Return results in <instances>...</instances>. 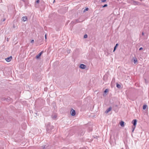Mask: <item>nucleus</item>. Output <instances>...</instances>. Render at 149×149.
I'll use <instances>...</instances> for the list:
<instances>
[{
	"label": "nucleus",
	"instance_id": "obj_6",
	"mask_svg": "<svg viewBox=\"0 0 149 149\" xmlns=\"http://www.w3.org/2000/svg\"><path fill=\"white\" fill-rule=\"evenodd\" d=\"M12 58V56H10L6 58L5 60L7 62H9L11 60Z\"/></svg>",
	"mask_w": 149,
	"mask_h": 149
},
{
	"label": "nucleus",
	"instance_id": "obj_3",
	"mask_svg": "<svg viewBox=\"0 0 149 149\" xmlns=\"http://www.w3.org/2000/svg\"><path fill=\"white\" fill-rule=\"evenodd\" d=\"M51 146L49 145H46L40 147V149H50Z\"/></svg>",
	"mask_w": 149,
	"mask_h": 149
},
{
	"label": "nucleus",
	"instance_id": "obj_23",
	"mask_svg": "<svg viewBox=\"0 0 149 149\" xmlns=\"http://www.w3.org/2000/svg\"><path fill=\"white\" fill-rule=\"evenodd\" d=\"M107 6V4H104V5L103 6H102V7L103 8H104V7H106Z\"/></svg>",
	"mask_w": 149,
	"mask_h": 149
},
{
	"label": "nucleus",
	"instance_id": "obj_27",
	"mask_svg": "<svg viewBox=\"0 0 149 149\" xmlns=\"http://www.w3.org/2000/svg\"><path fill=\"white\" fill-rule=\"evenodd\" d=\"M143 49V48L142 47H141L139 48V50H142Z\"/></svg>",
	"mask_w": 149,
	"mask_h": 149
},
{
	"label": "nucleus",
	"instance_id": "obj_5",
	"mask_svg": "<svg viewBox=\"0 0 149 149\" xmlns=\"http://www.w3.org/2000/svg\"><path fill=\"white\" fill-rule=\"evenodd\" d=\"M40 2L39 0H36L35 3V6L36 8H37L38 7V4Z\"/></svg>",
	"mask_w": 149,
	"mask_h": 149
},
{
	"label": "nucleus",
	"instance_id": "obj_29",
	"mask_svg": "<svg viewBox=\"0 0 149 149\" xmlns=\"http://www.w3.org/2000/svg\"><path fill=\"white\" fill-rule=\"evenodd\" d=\"M45 39H47V35L46 34H45Z\"/></svg>",
	"mask_w": 149,
	"mask_h": 149
},
{
	"label": "nucleus",
	"instance_id": "obj_14",
	"mask_svg": "<svg viewBox=\"0 0 149 149\" xmlns=\"http://www.w3.org/2000/svg\"><path fill=\"white\" fill-rule=\"evenodd\" d=\"M6 100L8 102H9L12 100V99L10 97H9L7 98H6Z\"/></svg>",
	"mask_w": 149,
	"mask_h": 149
},
{
	"label": "nucleus",
	"instance_id": "obj_34",
	"mask_svg": "<svg viewBox=\"0 0 149 149\" xmlns=\"http://www.w3.org/2000/svg\"><path fill=\"white\" fill-rule=\"evenodd\" d=\"M146 36H147V37H148V35H147ZM146 39H147V38H146Z\"/></svg>",
	"mask_w": 149,
	"mask_h": 149
},
{
	"label": "nucleus",
	"instance_id": "obj_4",
	"mask_svg": "<svg viewBox=\"0 0 149 149\" xmlns=\"http://www.w3.org/2000/svg\"><path fill=\"white\" fill-rule=\"evenodd\" d=\"M43 51H42L41 52L39 53L36 56V58L37 59H39L40 58L41 56L42 55V54L43 53Z\"/></svg>",
	"mask_w": 149,
	"mask_h": 149
},
{
	"label": "nucleus",
	"instance_id": "obj_12",
	"mask_svg": "<svg viewBox=\"0 0 149 149\" xmlns=\"http://www.w3.org/2000/svg\"><path fill=\"white\" fill-rule=\"evenodd\" d=\"M124 123H125L123 121H121L120 123V125L122 127H123L124 126V125H125Z\"/></svg>",
	"mask_w": 149,
	"mask_h": 149
},
{
	"label": "nucleus",
	"instance_id": "obj_11",
	"mask_svg": "<svg viewBox=\"0 0 149 149\" xmlns=\"http://www.w3.org/2000/svg\"><path fill=\"white\" fill-rule=\"evenodd\" d=\"M27 19V18L26 16H24L22 17V20L24 22H25L26 20Z\"/></svg>",
	"mask_w": 149,
	"mask_h": 149
},
{
	"label": "nucleus",
	"instance_id": "obj_16",
	"mask_svg": "<svg viewBox=\"0 0 149 149\" xmlns=\"http://www.w3.org/2000/svg\"><path fill=\"white\" fill-rule=\"evenodd\" d=\"M116 87L117 88H121V86L119 84H118L117 83L116 84Z\"/></svg>",
	"mask_w": 149,
	"mask_h": 149
},
{
	"label": "nucleus",
	"instance_id": "obj_25",
	"mask_svg": "<svg viewBox=\"0 0 149 149\" xmlns=\"http://www.w3.org/2000/svg\"><path fill=\"white\" fill-rule=\"evenodd\" d=\"M70 50H67V52L69 54L70 53Z\"/></svg>",
	"mask_w": 149,
	"mask_h": 149
},
{
	"label": "nucleus",
	"instance_id": "obj_1",
	"mask_svg": "<svg viewBox=\"0 0 149 149\" xmlns=\"http://www.w3.org/2000/svg\"><path fill=\"white\" fill-rule=\"evenodd\" d=\"M137 120L136 119H134L132 122V123L133 124L132 127V132H133L136 127L137 124Z\"/></svg>",
	"mask_w": 149,
	"mask_h": 149
},
{
	"label": "nucleus",
	"instance_id": "obj_7",
	"mask_svg": "<svg viewBox=\"0 0 149 149\" xmlns=\"http://www.w3.org/2000/svg\"><path fill=\"white\" fill-rule=\"evenodd\" d=\"M79 67L81 69H85L86 67V66L84 64H81Z\"/></svg>",
	"mask_w": 149,
	"mask_h": 149
},
{
	"label": "nucleus",
	"instance_id": "obj_18",
	"mask_svg": "<svg viewBox=\"0 0 149 149\" xmlns=\"http://www.w3.org/2000/svg\"><path fill=\"white\" fill-rule=\"evenodd\" d=\"M147 107V106L146 105H144L143 106V109H144V110Z\"/></svg>",
	"mask_w": 149,
	"mask_h": 149
},
{
	"label": "nucleus",
	"instance_id": "obj_10",
	"mask_svg": "<svg viewBox=\"0 0 149 149\" xmlns=\"http://www.w3.org/2000/svg\"><path fill=\"white\" fill-rule=\"evenodd\" d=\"M112 109V107H110L109 108L107 109V110L105 111V113H108L109 111H111Z\"/></svg>",
	"mask_w": 149,
	"mask_h": 149
},
{
	"label": "nucleus",
	"instance_id": "obj_2",
	"mask_svg": "<svg viewBox=\"0 0 149 149\" xmlns=\"http://www.w3.org/2000/svg\"><path fill=\"white\" fill-rule=\"evenodd\" d=\"M50 123H49L47 127V131L48 133H49L50 130L54 129V126L50 125Z\"/></svg>",
	"mask_w": 149,
	"mask_h": 149
},
{
	"label": "nucleus",
	"instance_id": "obj_26",
	"mask_svg": "<svg viewBox=\"0 0 149 149\" xmlns=\"http://www.w3.org/2000/svg\"><path fill=\"white\" fill-rule=\"evenodd\" d=\"M34 42V40H31V43H33Z\"/></svg>",
	"mask_w": 149,
	"mask_h": 149
},
{
	"label": "nucleus",
	"instance_id": "obj_8",
	"mask_svg": "<svg viewBox=\"0 0 149 149\" xmlns=\"http://www.w3.org/2000/svg\"><path fill=\"white\" fill-rule=\"evenodd\" d=\"M71 115L72 116H74V115H75L76 113L75 111L73 109H72V110H71Z\"/></svg>",
	"mask_w": 149,
	"mask_h": 149
},
{
	"label": "nucleus",
	"instance_id": "obj_20",
	"mask_svg": "<svg viewBox=\"0 0 149 149\" xmlns=\"http://www.w3.org/2000/svg\"><path fill=\"white\" fill-rule=\"evenodd\" d=\"M109 90L108 89H106L104 91V92L105 93H107L108 92Z\"/></svg>",
	"mask_w": 149,
	"mask_h": 149
},
{
	"label": "nucleus",
	"instance_id": "obj_35",
	"mask_svg": "<svg viewBox=\"0 0 149 149\" xmlns=\"http://www.w3.org/2000/svg\"><path fill=\"white\" fill-rule=\"evenodd\" d=\"M22 1H24V0H22Z\"/></svg>",
	"mask_w": 149,
	"mask_h": 149
},
{
	"label": "nucleus",
	"instance_id": "obj_24",
	"mask_svg": "<svg viewBox=\"0 0 149 149\" xmlns=\"http://www.w3.org/2000/svg\"><path fill=\"white\" fill-rule=\"evenodd\" d=\"M107 0H102L101 1L102 2H104L106 1Z\"/></svg>",
	"mask_w": 149,
	"mask_h": 149
},
{
	"label": "nucleus",
	"instance_id": "obj_17",
	"mask_svg": "<svg viewBox=\"0 0 149 149\" xmlns=\"http://www.w3.org/2000/svg\"><path fill=\"white\" fill-rule=\"evenodd\" d=\"M134 64H136L137 63V61L136 58H134Z\"/></svg>",
	"mask_w": 149,
	"mask_h": 149
},
{
	"label": "nucleus",
	"instance_id": "obj_22",
	"mask_svg": "<svg viewBox=\"0 0 149 149\" xmlns=\"http://www.w3.org/2000/svg\"><path fill=\"white\" fill-rule=\"evenodd\" d=\"M88 37V36L87 34H85L84 36V38H87Z\"/></svg>",
	"mask_w": 149,
	"mask_h": 149
},
{
	"label": "nucleus",
	"instance_id": "obj_15",
	"mask_svg": "<svg viewBox=\"0 0 149 149\" xmlns=\"http://www.w3.org/2000/svg\"><path fill=\"white\" fill-rule=\"evenodd\" d=\"M57 116L56 115H52V118L54 119H56Z\"/></svg>",
	"mask_w": 149,
	"mask_h": 149
},
{
	"label": "nucleus",
	"instance_id": "obj_31",
	"mask_svg": "<svg viewBox=\"0 0 149 149\" xmlns=\"http://www.w3.org/2000/svg\"><path fill=\"white\" fill-rule=\"evenodd\" d=\"M5 20H6V19H5V18L4 19H3V22H4V21H5Z\"/></svg>",
	"mask_w": 149,
	"mask_h": 149
},
{
	"label": "nucleus",
	"instance_id": "obj_28",
	"mask_svg": "<svg viewBox=\"0 0 149 149\" xmlns=\"http://www.w3.org/2000/svg\"><path fill=\"white\" fill-rule=\"evenodd\" d=\"M84 131H83V132H81V135H83L84 134Z\"/></svg>",
	"mask_w": 149,
	"mask_h": 149
},
{
	"label": "nucleus",
	"instance_id": "obj_13",
	"mask_svg": "<svg viewBox=\"0 0 149 149\" xmlns=\"http://www.w3.org/2000/svg\"><path fill=\"white\" fill-rule=\"evenodd\" d=\"M118 43H117L116 44L115 46L114 47V49L113 50V52H114L115 51L117 47L118 46Z\"/></svg>",
	"mask_w": 149,
	"mask_h": 149
},
{
	"label": "nucleus",
	"instance_id": "obj_21",
	"mask_svg": "<svg viewBox=\"0 0 149 149\" xmlns=\"http://www.w3.org/2000/svg\"><path fill=\"white\" fill-rule=\"evenodd\" d=\"M1 100L2 101H4L6 100V98L5 97H1Z\"/></svg>",
	"mask_w": 149,
	"mask_h": 149
},
{
	"label": "nucleus",
	"instance_id": "obj_32",
	"mask_svg": "<svg viewBox=\"0 0 149 149\" xmlns=\"http://www.w3.org/2000/svg\"><path fill=\"white\" fill-rule=\"evenodd\" d=\"M55 0H54V1H53V3H54L55 2Z\"/></svg>",
	"mask_w": 149,
	"mask_h": 149
},
{
	"label": "nucleus",
	"instance_id": "obj_33",
	"mask_svg": "<svg viewBox=\"0 0 149 149\" xmlns=\"http://www.w3.org/2000/svg\"><path fill=\"white\" fill-rule=\"evenodd\" d=\"M13 28H15V26H14H14H13Z\"/></svg>",
	"mask_w": 149,
	"mask_h": 149
},
{
	"label": "nucleus",
	"instance_id": "obj_19",
	"mask_svg": "<svg viewBox=\"0 0 149 149\" xmlns=\"http://www.w3.org/2000/svg\"><path fill=\"white\" fill-rule=\"evenodd\" d=\"M89 10V8H86L85 9H84V10L83 11V12L84 13L86 11H88Z\"/></svg>",
	"mask_w": 149,
	"mask_h": 149
},
{
	"label": "nucleus",
	"instance_id": "obj_30",
	"mask_svg": "<svg viewBox=\"0 0 149 149\" xmlns=\"http://www.w3.org/2000/svg\"><path fill=\"white\" fill-rule=\"evenodd\" d=\"M142 36H144V33L143 32H142Z\"/></svg>",
	"mask_w": 149,
	"mask_h": 149
},
{
	"label": "nucleus",
	"instance_id": "obj_9",
	"mask_svg": "<svg viewBox=\"0 0 149 149\" xmlns=\"http://www.w3.org/2000/svg\"><path fill=\"white\" fill-rule=\"evenodd\" d=\"M131 2L133 3L134 5H138L139 3V2L137 1H135L134 0H131Z\"/></svg>",
	"mask_w": 149,
	"mask_h": 149
}]
</instances>
